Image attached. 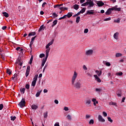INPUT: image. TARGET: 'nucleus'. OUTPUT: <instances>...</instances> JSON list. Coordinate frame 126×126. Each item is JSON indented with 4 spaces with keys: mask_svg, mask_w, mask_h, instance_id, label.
Masks as SVG:
<instances>
[{
    "mask_svg": "<svg viewBox=\"0 0 126 126\" xmlns=\"http://www.w3.org/2000/svg\"><path fill=\"white\" fill-rule=\"evenodd\" d=\"M66 119H67V120L68 121H71V120H72L71 115H67V116H66Z\"/></svg>",
    "mask_w": 126,
    "mask_h": 126,
    "instance_id": "a878e982",
    "label": "nucleus"
},
{
    "mask_svg": "<svg viewBox=\"0 0 126 126\" xmlns=\"http://www.w3.org/2000/svg\"><path fill=\"white\" fill-rule=\"evenodd\" d=\"M44 57H45V54H41L39 55V58H44Z\"/></svg>",
    "mask_w": 126,
    "mask_h": 126,
    "instance_id": "6e6d98bb",
    "label": "nucleus"
},
{
    "mask_svg": "<svg viewBox=\"0 0 126 126\" xmlns=\"http://www.w3.org/2000/svg\"><path fill=\"white\" fill-rule=\"evenodd\" d=\"M86 5H89L88 6V8H90V7H93L94 5H95V4H94V2H93V1L92 0H87V2L82 4V6H86Z\"/></svg>",
    "mask_w": 126,
    "mask_h": 126,
    "instance_id": "f03ea898",
    "label": "nucleus"
},
{
    "mask_svg": "<svg viewBox=\"0 0 126 126\" xmlns=\"http://www.w3.org/2000/svg\"><path fill=\"white\" fill-rule=\"evenodd\" d=\"M57 23H58V20H56L53 22V25H52V27L57 25Z\"/></svg>",
    "mask_w": 126,
    "mask_h": 126,
    "instance_id": "c756f323",
    "label": "nucleus"
},
{
    "mask_svg": "<svg viewBox=\"0 0 126 126\" xmlns=\"http://www.w3.org/2000/svg\"><path fill=\"white\" fill-rule=\"evenodd\" d=\"M49 57L48 55H46L45 58H44L42 60V63H41V68L45 65L46 63V62H47V60H48V57Z\"/></svg>",
    "mask_w": 126,
    "mask_h": 126,
    "instance_id": "0eeeda50",
    "label": "nucleus"
},
{
    "mask_svg": "<svg viewBox=\"0 0 126 126\" xmlns=\"http://www.w3.org/2000/svg\"><path fill=\"white\" fill-rule=\"evenodd\" d=\"M35 38H36V36L32 37L31 42H32V43H33L34 42V40H35Z\"/></svg>",
    "mask_w": 126,
    "mask_h": 126,
    "instance_id": "4d7b16f0",
    "label": "nucleus"
},
{
    "mask_svg": "<svg viewBox=\"0 0 126 126\" xmlns=\"http://www.w3.org/2000/svg\"><path fill=\"white\" fill-rule=\"evenodd\" d=\"M80 21V16L77 17L76 20V23H79Z\"/></svg>",
    "mask_w": 126,
    "mask_h": 126,
    "instance_id": "c85d7f7f",
    "label": "nucleus"
},
{
    "mask_svg": "<svg viewBox=\"0 0 126 126\" xmlns=\"http://www.w3.org/2000/svg\"><path fill=\"white\" fill-rule=\"evenodd\" d=\"M73 8L76 10H77V9H78V8H79V5H78V4H75L73 5Z\"/></svg>",
    "mask_w": 126,
    "mask_h": 126,
    "instance_id": "4be33fe9",
    "label": "nucleus"
},
{
    "mask_svg": "<svg viewBox=\"0 0 126 126\" xmlns=\"http://www.w3.org/2000/svg\"><path fill=\"white\" fill-rule=\"evenodd\" d=\"M83 69L84 70H87V67H86V66L85 65H83Z\"/></svg>",
    "mask_w": 126,
    "mask_h": 126,
    "instance_id": "864d4df0",
    "label": "nucleus"
},
{
    "mask_svg": "<svg viewBox=\"0 0 126 126\" xmlns=\"http://www.w3.org/2000/svg\"><path fill=\"white\" fill-rule=\"evenodd\" d=\"M33 62V57H31L30 60V64H31Z\"/></svg>",
    "mask_w": 126,
    "mask_h": 126,
    "instance_id": "603ef678",
    "label": "nucleus"
},
{
    "mask_svg": "<svg viewBox=\"0 0 126 126\" xmlns=\"http://www.w3.org/2000/svg\"><path fill=\"white\" fill-rule=\"evenodd\" d=\"M85 10H86V8H83L80 11L81 13H84L85 12Z\"/></svg>",
    "mask_w": 126,
    "mask_h": 126,
    "instance_id": "72a5a7b5",
    "label": "nucleus"
},
{
    "mask_svg": "<svg viewBox=\"0 0 126 126\" xmlns=\"http://www.w3.org/2000/svg\"><path fill=\"white\" fill-rule=\"evenodd\" d=\"M71 16H72V13L69 12L67 13V17H68V18H70V17H71Z\"/></svg>",
    "mask_w": 126,
    "mask_h": 126,
    "instance_id": "cd10ccee",
    "label": "nucleus"
},
{
    "mask_svg": "<svg viewBox=\"0 0 126 126\" xmlns=\"http://www.w3.org/2000/svg\"><path fill=\"white\" fill-rule=\"evenodd\" d=\"M87 14H94V11L91 10L87 12Z\"/></svg>",
    "mask_w": 126,
    "mask_h": 126,
    "instance_id": "6ab92c4d",
    "label": "nucleus"
},
{
    "mask_svg": "<svg viewBox=\"0 0 126 126\" xmlns=\"http://www.w3.org/2000/svg\"><path fill=\"white\" fill-rule=\"evenodd\" d=\"M102 90V89H98V88H96V89H95V91L96 92H99V93H100V92H101V91Z\"/></svg>",
    "mask_w": 126,
    "mask_h": 126,
    "instance_id": "a18cd8bd",
    "label": "nucleus"
},
{
    "mask_svg": "<svg viewBox=\"0 0 126 126\" xmlns=\"http://www.w3.org/2000/svg\"><path fill=\"white\" fill-rule=\"evenodd\" d=\"M102 114L103 115V117H107V113H106L105 112H103Z\"/></svg>",
    "mask_w": 126,
    "mask_h": 126,
    "instance_id": "052dcab7",
    "label": "nucleus"
},
{
    "mask_svg": "<svg viewBox=\"0 0 126 126\" xmlns=\"http://www.w3.org/2000/svg\"><path fill=\"white\" fill-rule=\"evenodd\" d=\"M31 108L32 110H36V109H38V106H37L35 104H32L31 106Z\"/></svg>",
    "mask_w": 126,
    "mask_h": 126,
    "instance_id": "2eb2a0df",
    "label": "nucleus"
},
{
    "mask_svg": "<svg viewBox=\"0 0 126 126\" xmlns=\"http://www.w3.org/2000/svg\"><path fill=\"white\" fill-rule=\"evenodd\" d=\"M2 14L4 16H5V17H8V16H9V15H8V13H7V12H3L2 13Z\"/></svg>",
    "mask_w": 126,
    "mask_h": 126,
    "instance_id": "5701e85b",
    "label": "nucleus"
},
{
    "mask_svg": "<svg viewBox=\"0 0 126 126\" xmlns=\"http://www.w3.org/2000/svg\"><path fill=\"white\" fill-rule=\"evenodd\" d=\"M26 89H29V88H30V86L29 84H27L26 85Z\"/></svg>",
    "mask_w": 126,
    "mask_h": 126,
    "instance_id": "bf43d9fd",
    "label": "nucleus"
},
{
    "mask_svg": "<svg viewBox=\"0 0 126 126\" xmlns=\"http://www.w3.org/2000/svg\"><path fill=\"white\" fill-rule=\"evenodd\" d=\"M98 120L99 122H101V123H104L105 122V119H104L103 117H102V116L101 115L98 116Z\"/></svg>",
    "mask_w": 126,
    "mask_h": 126,
    "instance_id": "9d476101",
    "label": "nucleus"
},
{
    "mask_svg": "<svg viewBox=\"0 0 126 126\" xmlns=\"http://www.w3.org/2000/svg\"><path fill=\"white\" fill-rule=\"evenodd\" d=\"M90 115H87L86 116V119H89L90 118Z\"/></svg>",
    "mask_w": 126,
    "mask_h": 126,
    "instance_id": "774afa93",
    "label": "nucleus"
},
{
    "mask_svg": "<svg viewBox=\"0 0 126 126\" xmlns=\"http://www.w3.org/2000/svg\"><path fill=\"white\" fill-rule=\"evenodd\" d=\"M94 77L95 78V80L98 82L99 83H100L101 82V79L99 78V77H98V76L97 75H94Z\"/></svg>",
    "mask_w": 126,
    "mask_h": 126,
    "instance_id": "9b49d317",
    "label": "nucleus"
},
{
    "mask_svg": "<svg viewBox=\"0 0 126 126\" xmlns=\"http://www.w3.org/2000/svg\"><path fill=\"white\" fill-rule=\"evenodd\" d=\"M77 76H78V74L77 73V72H76V71H75L71 78V83L73 84L74 82H75L76 78H77Z\"/></svg>",
    "mask_w": 126,
    "mask_h": 126,
    "instance_id": "39448f33",
    "label": "nucleus"
},
{
    "mask_svg": "<svg viewBox=\"0 0 126 126\" xmlns=\"http://www.w3.org/2000/svg\"><path fill=\"white\" fill-rule=\"evenodd\" d=\"M33 45V43L32 42H30V48L32 50V45Z\"/></svg>",
    "mask_w": 126,
    "mask_h": 126,
    "instance_id": "69168bd1",
    "label": "nucleus"
},
{
    "mask_svg": "<svg viewBox=\"0 0 126 126\" xmlns=\"http://www.w3.org/2000/svg\"><path fill=\"white\" fill-rule=\"evenodd\" d=\"M72 86H74L76 89H80L82 87V83H81V81L79 80L77 81L76 83L74 82V83H71Z\"/></svg>",
    "mask_w": 126,
    "mask_h": 126,
    "instance_id": "20e7f679",
    "label": "nucleus"
},
{
    "mask_svg": "<svg viewBox=\"0 0 126 126\" xmlns=\"http://www.w3.org/2000/svg\"><path fill=\"white\" fill-rule=\"evenodd\" d=\"M92 101L94 102V106H96V104H98V101L96 100V98H93Z\"/></svg>",
    "mask_w": 126,
    "mask_h": 126,
    "instance_id": "dca6fc26",
    "label": "nucleus"
},
{
    "mask_svg": "<svg viewBox=\"0 0 126 126\" xmlns=\"http://www.w3.org/2000/svg\"><path fill=\"white\" fill-rule=\"evenodd\" d=\"M25 90H26V89H25V88H23V89H21L20 90L21 93L22 94H24V93H25Z\"/></svg>",
    "mask_w": 126,
    "mask_h": 126,
    "instance_id": "7c9ffc66",
    "label": "nucleus"
},
{
    "mask_svg": "<svg viewBox=\"0 0 126 126\" xmlns=\"http://www.w3.org/2000/svg\"><path fill=\"white\" fill-rule=\"evenodd\" d=\"M107 119L109 122H110V123H113V120L111 119V117H108Z\"/></svg>",
    "mask_w": 126,
    "mask_h": 126,
    "instance_id": "5fc2aeb1",
    "label": "nucleus"
},
{
    "mask_svg": "<svg viewBox=\"0 0 126 126\" xmlns=\"http://www.w3.org/2000/svg\"><path fill=\"white\" fill-rule=\"evenodd\" d=\"M110 20H111V17H109L104 19V21H109Z\"/></svg>",
    "mask_w": 126,
    "mask_h": 126,
    "instance_id": "09e8293b",
    "label": "nucleus"
},
{
    "mask_svg": "<svg viewBox=\"0 0 126 126\" xmlns=\"http://www.w3.org/2000/svg\"><path fill=\"white\" fill-rule=\"evenodd\" d=\"M95 72L96 74H97L98 76H100V75H102V70H96L95 71Z\"/></svg>",
    "mask_w": 126,
    "mask_h": 126,
    "instance_id": "ddd939ff",
    "label": "nucleus"
},
{
    "mask_svg": "<svg viewBox=\"0 0 126 126\" xmlns=\"http://www.w3.org/2000/svg\"><path fill=\"white\" fill-rule=\"evenodd\" d=\"M115 10V11H121V8H118V5H116L113 7L109 8L105 12L106 15H110L112 13V11Z\"/></svg>",
    "mask_w": 126,
    "mask_h": 126,
    "instance_id": "f257e3e1",
    "label": "nucleus"
},
{
    "mask_svg": "<svg viewBox=\"0 0 126 126\" xmlns=\"http://www.w3.org/2000/svg\"><path fill=\"white\" fill-rule=\"evenodd\" d=\"M16 119V117L15 116H11V121H14Z\"/></svg>",
    "mask_w": 126,
    "mask_h": 126,
    "instance_id": "de8ad7c7",
    "label": "nucleus"
},
{
    "mask_svg": "<svg viewBox=\"0 0 126 126\" xmlns=\"http://www.w3.org/2000/svg\"><path fill=\"white\" fill-rule=\"evenodd\" d=\"M113 37L115 40H118L119 39V32H117L115 33Z\"/></svg>",
    "mask_w": 126,
    "mask_h": 126,
    "instance_id": "f8f14e48",
    "label": "nucleus"
},
{
    "mask_svg": "<svg viewBox=\"0 0 126 126\" xmlns=\"http://www.w3.org/2000/svg\"><path fill=\"white\" fill-rule=\"evenodd\" d=\"M16 50L17 51H20V52H22L23 51V49L20 47H17L16 48Z\"/></svg>",
    "mask_w": 126,
    "mask_h": 126,
    "instance_id": "c9c22d12",
    "label": "nucleus"
},
{
    "mask_svg": "<svg viewBox=\"0 0 126 126\" xmlns=\"http://www.w3.org/2000/svg\"><path fill=\"white\" fill-rule=\"evenodd\" d=\"M104 64H105V65H106V66H110L111 65V63L109 62H105Z\"/></svg>",
    "mask_w": 126,
    "mask_h": 126,
    "instance_id": "79ce46f5",
    "label": "nucleus"
},
{
    "mask_svg": "<svg viewBox=\"0 0 126 126\" xmlns=\"http://www.w3.org/2000/svg\"><path fill=\"white\" fill-rule=\"evenodd\" d=\"M122 74H123V72H117L116 73V75H119V76H122Z\"/></svg>",
    "mask_w": 126,
    "mask_h": 126,
    "instance_id": "e433bc0d",
    "label": "nucleus"
},
{
    "mask_svg": "<svg viewBox=\"0 0 126 126\" xmlns=\"http://www.w3.org/2000/svg\"><path fill=\"white\" fill-rule=\"evenodd\" d=\"M94 124V120H91L89 122V124L90 125H93Z\"/></svg>",
    "mask_w": 126,
    "mask_h": 126,
    "instance_id": "37998d69",
    "label": "nucleus"
},
{
    "mask_svg": "<svg viewBox=\"0 0 126 126\" xmlns=\"http://www.w3.org/2000/svg\"><path fill=\"white\" fill-rule=\"evenodd\" d=\"M88 31H89L88 29H85L84 30V33H85V34H86L88 33Z\"/></svg>",
    "mask_w": 126,
    "mask_h": 126,
    "instance_id": "3c124183",
    "label": "nucleus"
},
{
    "mask_svg": "<svg viewBox=\"0 0 126 126\" xmlns=\"http://www.w3.org/2000/svg\"><path fill=\"white\" fill-rule=\"evenodd\" d=\"M43 116H44V118H47L48 117V112L44 113L43 114Z\"/></svg>",
    "mask_w": 126,
    "mask_h": 126,
    "instance_id": "ea45409f",
    "label": "nucleus"
},
{
    "mask_svg": "<svg viewBox=\"0 0 126 126\" xmlns=\"http://www.w3.org/2000/svg\"><path fill=\"white\" fill-rule=\"evenodd\" d=\"M47 66H48V63H46L43 68V72H45V69H46V68H47Z\"/></svg>",
    "mask_w": 126,
    "mask_h": 126,
    "instance_id": "a19ab883",
    "label": "nucleus"
},
{
    "mask_svg": "<svg viewBox=\"0 0 126 126\" xmlns=\"http://www.w3.org/2000/svg\"><path fill=\"white\" fill-rule=\"evenodd\" d=\"M86 104L87 106H89L91 104V99H87L86 101Z\"/></svg>",
    "mask_w": 126,
    "mask_h": 126,
    "instance_id": "a211bd4d",
    "label": "nucleus"
},
{
    "mask_svg": "<svg viewBox=\"0 0 126 126\" xmlns=\"http://www.w3.org/2000/svg\"><path fill=\"white\" fill-rule=\"evenodd\" d=\"M54 126H60V123L59 122L56 123L54 125Z\"/></svg>",
    "mask_w": 126,
    "mask_h": 126,
    "instance_id": "680f3d73",
    "label": "nucleus"
},
{
    "mask_svg": "<svg viewBox=\"0 0 126 126\" xmlns=\"http://www.w3.org/2000/svg\"><path fill=\"white\" fill-rule=\"evenodd\" d=\"M54 103H55V104H59V100H58V99H55L54 100Z\"/></svg>",
    "mask_w": 126,
    "mask_h": 126,
    "instance_id": "0e129e2a",
    "label": "nucleus"
},
{
    "mask_svg": "<svg viewBox=\"0 0 126 126\" xmlns=\"http://www.w3.org/2000/svg\"><path fill=\"white\" fill-rule=\"evenodd\" d=\"M29 73H30V66H28L26 72V77H27L28 75H29Z\"/></svg>",
    "mask_w": 126,
    "mask_h": 126,
    "instance_id": "6e6552de",
    "label": "nucleus"
},
{
    "mask_svg": "<svg viewBox=\"0 0 126 126\" xmlns=\"http://www.w3.org/2000/svg\"><path fill=\"white\" fill-rule=\"evenodd\" d=\"M122 56H123V55L122 54V53H117L116 54V58H120V57H122Z\"/></svg>",
    "mask_w": 126,
    "mask_h": 126,
    "instance_id": "bb28decb",
    "label": "nucleus"
},
{
    "mask_svg": "<svg viewBox=\"0 0 126 126\" xmlns=\"http://www.w3.org/2000/svg\"><path fill=\"white\" fill-rule=\"evenodd\" d=\"M37 79H38V75H35L32 81H34L35 82H37Z\"/></svg>",
    "mask_w": 126,
    "mask_h": 126,
    "instance_id": "412c9836",
    "label": "nucleus"
},
{
    "mask_svg": "<svg viewBox=\"0 0 126 126\" xmlns=\"http://www.w3.org/2000/svg\"><path fill=\"white\" fill-rule=\"evenodd\" d=\"M19 63L20 65H21V66H22V64H23V63H22V61L20 60H19Z\"/></svg>",
    "mask_w": 126,
    "mask_h": 126,
    "instance_id": "13d9d810",
    "label": "nucleus"
},
{
    "mask_svg": "<svg viewBox=\"0 0 126 126\" xmlns=\"http://www.w3.org/2000/svg\"><path fill=\"white\" fill-rule=\"evenodd\" d=\"M59 9H60L61 10H67V8L63 7H60V8H59Z\"/></svg>",
    "mask_w": 126,
    "mask_h": 126,
    "instance_id": "f704fd0d",
    "label": "nucleus"
},
{
    "mask_svg": "<svg viewBox=\"0 0 126 126\" xmlns=\"http://www.w3.org/2000/svg\"><path fill=\"white\" fill-rule=\"evenodd\" d=\"M6 72L9 75H10L11 74V71L9 69H7Z\"/></svg>",
    "mask_w": 126,
    "mask_h": 126,
    "instance_id": "473e14b6",
    "label": "nucleus"
},
{
    "mask_svg": "<svg viewBox=\"0 0 126 126\" xmlns=\"http://www.w3.org/2000/svg\"><path fill=\"white\" fill-rule=\"evenodd\" d=\"M52 15L53 16V18H56L58 17V14H57V13H56V12L53 13Z\"/></svg>",
    "mask_w": 126,
    "mask_h": 126,
    "instance_id": "2f4dec72",
    "label": "nucleus"
},
{
    "mask_svg": "<svg viewBox=\"0 0 126 126\" xmlns=\"http://www.w3.org/2000/svg\"><path fill=\"white\" fill-rule=\"evenodd\" d=\"M3 109V104H0V111H1Z\"/></svg>",
    "mask_w": 126,
    "mask_h": 126,
    "instance_id": "8fccbe9b",
    "label": "nucleus"
},
{
    "mask_svg": "<svg viewBox=\"0 0 126 126\" xmlns=\"http://www.w3.org/2000/svg\"><path fill=\"white\" fill-rule=\"evenodd\" d=\"M93 54V50H89L86 52V56H91Z\"/></svg>",
    "mask_w": 126,
    "mask_h": 126,
    "instance_id": "1a4fd4ad",
    "label": "nucleus"
},
{
    "mask_svg": "<svg viewBox=\"0 0 126 126\" xmlns=\"http://www.w3.org/2000/svg\"><path fill=\"white\" fill-rule=\"evenodd\" d=\"M54 44V39H52L48 44L46 46L45 48L46 53L45 56H49V53H50V51L51 50V48H49L50 46H52Z\"/></svg>",
    "mask_w": 126,
    "mask_h": 126,
    "instance_id": "7ed1b4c3",
    "label": "nucleus"
},
{
    "mask_svg": "<svg viewBox=\"0 0 126 126\" xmlns=\"http://www.w3.org/2000/svg\"><path fill=\"white\" fill-rule=\"evenodd\" d=\"M16 77H17V75L15 74L13 77H12V79L14 80L15 79V78H16Z\"/></svg>",
    "mask_w": 126,
    "mask_h": 126,
    "instance_id": "49530a36",
    "label": "nucleus"
},
{
    "mask_svg": "<svg viewBox=\"0 0 126 126\" xmlns=\"http://www.w3.org/2000/svg\"><path fill=\"white\" fill-rule=\"evenodd\" d=\"M42 93V90L38 91V92L36 93L35 94V97H39L40 96L41 93Z\"/></svg>",
    "mask_w": 126,
    "mask_h": 126,
    "instance_id": "f3484780",
    "label": "nucleus"
},
{
    "mask_svg": "<svg viewBox=\"0 0 126 126\" xmlns=\"http://www.w3.org/2000/svg\"><path fill=\"white\" fill-rule=\"evenodd\" d=\"M96 4H97L98 6H103V5H104V3L102 1H98L96 3Z\"/></svg>",
    "mask_w": 126,
    "mask_h": 126,
    "instance_id": "4468645a",
    "label": "nucleus"
},
{
    "mask_svg": "<svg viewBox=\"0 0 126 126\" xmlns=\"http://www.w3.org/2000/svg\"><path fill=\"white\" fill-rule=\"evenodd\" d=\"M42 30H44V25H42V26H41V27L38 30V32H41Z\"/></svg>",
    "mask_w": 126,
    "mask_h": 126,
    "instance_id": "393cba45",
    "label": "nucleus"
},
{
    "mask_svg": "<svg viewBox=\"0 0 126 126\" xmlns=\"http://www.w3.org/2000/svg\"><path fill=\"white\" fill-rule=\"evenodd\" d=\"M60 7L61 6H60L59 4L54 5V8H60Z\"/></svg>",
    "mask_w": 126,
    "mask_h": 126,
    "instance_id": "c03bdc74",
    "label": "nucleus"
},
{
    "mask_svg": "<svg viewBox=\"0 0 126 126\" xmlns=\"http://www.w3.org/2000/svg\"><path fill=\"white\" fill-rule=\"evenodd\" d=\"M25 99L23 98L22 99L21 102H19L18 105L21 108H23V107H25Z\"/></svg>",
    "mask_w": 126,
    "mask_h": 126,
    "instance_id": "423d86ee",
    "label": "nucleus"
},
{
    "mask_svg": "<svg viewBox=\"0 0 126 126\" xmlns=\"http://www.w3.org/2000/svg\"><path fill=\"white\" fill-rule=\"evenodd\" d=\"M37 82H35L34 81H32V86H33V87H35V85H36V83Z\"/></svg>",
    "mask_w": 126,
    "mask_h": 126,
    "instance_id": "4c0bfd02",
    "label": "nucleus"
},
{
    "mask_svg": "<svg viewBox=\"0 0 126 126\" xmlns=\"http://www.w3.org/2000/svg\"><path fill=\"white\" fill-rule=\"evenodd\" d=\"M35 35H36V32H32L29 34V36L30 37L31 36H35Z\"/></svg>",
    "mask_w": 126,
    "mask_h": 126,
    "instance_id": "b1692460",
    "label": "nucleus"
},
{
    "mask_svg": "<svg viewBox=\"0 0 126 126\" xmlns=\"http://www.w3.org/2000/svg\"><path fill=\"white\" fill-rule=\"evenodd\" d=\"M64 111H68V110H69V109H68V107L65 106L64 107Z\"/></svg>",
    "mask_w": 126,
    "mask_h": 126,
    "instance_id": "e2e57ef3",
    "label": "nucleus"
},
{
    "mask_svg": "<svg viewBox=\"0 0 126 126\" xmlns=\"http://www.w3.org/2000/svg\"><path fill=\"white\" fill-rule=\"evenodd\" d=\"M109 105H113V106H117V103L116 102H109Z\"/></svg>",
    "mask_w": 126,
    "mask_h": 126,
    "instance_id": "58836bf2",
    "label": "nucleus"
},
{
    "mask_svg": "<svg viewBox=\"0 0 126 126\" xmlns=\"http://www.w3.org/2000/svg\"><path fill=\"white\" fill-rule=\"evenodd\" d=\"M18 9H19V11H21V12L23 11L22 10V9H23V10H25V8L24 7H21V6H19L18 7Z\"/></svg>",
    "mask_w": 126,
    "mask_h": 126,
    "instance_id": "aec40b11",
    "label": "nucleus"
},
{
    "mask_svg": "<svg viewBox=\"0 0 126 126\" xmlns=\"http://www.w3.org/2000/svg\"><path fill=\"white\" fill-rule=\"evenodd\" d=\"M88 76H89V77H92V74H90V73H87Z\"/></svg>",
    "mask_w": 126,
    "mask_h": 126,
    "instance_id": "338daca9",
    "label": "nucleus"
}]
</instances>
